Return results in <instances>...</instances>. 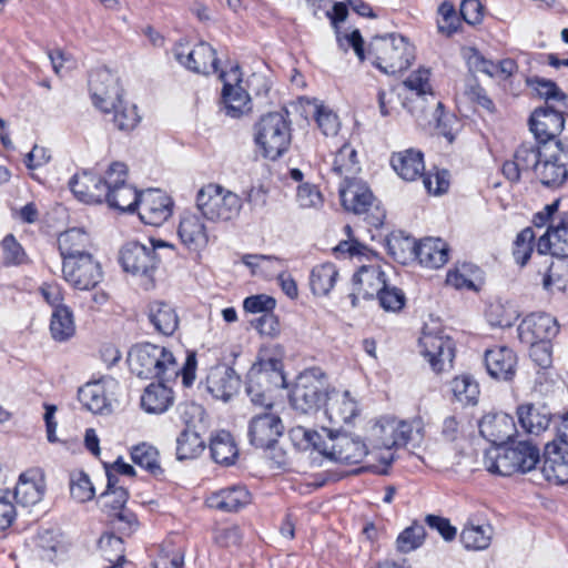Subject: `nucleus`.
<instances>
[{
	"instance_id": "1",
	"label": "nucleus",
	"mask_w": 568,
	"mask_h": 568,
	"mask_svg": "<svg viewBox=\"0 0 568 568\" xmlns=\"http://www.w3.org/2000/svg\"><path fill=\"white\" fill-rule=\"evenodd\" d=\"M286 387L283 363L274 356L261 355L247 373L246 394L257 409L250 426H277L282 423L274 407L273 393Z\"/></svg>"
},
{
	"instance_id": "2",
	"label": "nucleus",
	"mask_w": 568,
	"mask_h": 568,
	"mask_svg": "<svg viewBox=\"0 0 568 568\" xmlns=\"http://www.w3.org/2000/svg\"><path fill=\"white\" fill-rule=\"evenodd\" d=\"M525 435L518 428L505 438H489L490 447L485 453V465L489 473L499 476L527 474L541 462L539 446L530 438L532 428H525Z\"/></svg>"
},
{
	"instance_id": "3",
	"label": "nucleus",
	"mask_w": 568,
	"mask_h": 568,
	"mask_svg": "<svg viewBox=\"0 0 568 568\" xmlns=\"http://www.w3.org/2000/svg\"><path fill=\"white\" fill-rule=\"evenodd\" d=\"M128 364L132 374L144 379L174 381L181 375L185 387L192 386L195 381L196 356L194 353L187 354L180 369L171 351L155 344L142 343L131 347Z\"/></svg>"
},
{
	"instance_id": "4",
	"label": "nucleus",
	"mask_w": 568,
	"mask_h": 568,
	"mask_svg": "<svg viewBox=\"0 0 568 568\" xmlns=\"http://www.w3.org/2000/svg\"><path fill=\"white\" fill-rule=\"evenodd\" d=\"M322 434L311 428H291L290 436L298 450L314 449L331 460L343 464H358L368 453V445L344 428H322Z\"/></svg>"
},
{
	"instance_id": "5",
	"label": "nucleus",
	"mask_w": 568,
	"mask_h": 568,
	"mask_svg": "<svg viewBox=\"0 0 568 568\" xmlns=\"http://www.w3.org/2000/svg\"><path fill=\"white\" fill-rule=\"evenodd\" d=\"M89 87L93 104L103 113H112L114 125L121 131H131L141 118L134 104L122 100V88L115 73L101 68L90 74Z\"/></svg>"
},
{
	"instance_id": "6",
	"label": "nucleus",
	"mask_w": 568,
	"mask_h": 568,
	"mask_svg": "<svg viewBox=\"0 0 568 568\" xmlns=\"http://www.w3.org/2000/svg\"><path fill=\"white\" fill-rule=\"evenodd\" d=\"M331 384L326 374L318 367L302 372L290 392V404L300 414L316 413L327 402Z\"/></svg>"
},
{
	"instance_id": "7",
	"label": "nucleus",
	"mask_w": 568,
	"mask_h": 568,
	"mask_svg": "<svg viewBox=\"0 0 568 568\" xmlns=\"http://www.w3.org/2000/svg\"><path fill=\"white\" fill-rule=\"evenodd\" d=\"M368 58L382 72L396 74L406 70L415 55L413 45L403 36L390 33L373 38Z\"/></svg>"
},
{
	"instance_id": "8",
	"label": "nucleus",
	"mask_w": 568,
	"mask_h": 568,
	"mask_svg": "<svg viewBox=\"0 0 568 568\" xmlns=\"http://www.w3.org/2000/svg\"><path fill=\"white\" fill-rule=\"evenodd\" d=\"M288 112H271L255 125V142L265 158L278 159L291 143Z\"/></svg>"
},
{
	"instance_id": "9",
	"label": "nucleus",
	"mask_w": 568,
	"mask_h": 568,
	"mask_svg": "<svg viewBox=\"0 0 568 568\" xmlns=\"http://www.w3.org/2000/svg\"><path fill=\"white\" fill-rule=\"evenodd\" d=\"M196 205L210 221H230L240 214L243 203L237 194L210 183L197 192Z\"/></svg>"
},
{
	"instance_id": "10",
	"label": "nucleus",
	"mask_w": 568,
	"mask_h": 568,
	"mask_svg": "<svg viewBox=\"0 0 568 568\" xmlns=\"http://www.w3.org/2000/svg\"><path fill=\"white\" fill-rule=\"evenodd\" d=\"M158 246H164V243L155 244L153 241L150 245L139 242L126 243L120 252V263L123 270L134 276L144 278L146 286L152 284L153 275L160 262L156 253Z\"/></svg>"
},
{
	"instance_id": "11",
	"label": "nucleus",
	"mask_w": 568,
	"mask_h": 568,
	"mask_svg": "<svg viewBox=\"0 0 568 568\" xmlns=\"http://www.w3.org/2000/svg\"><path fill=\"white\" fill-rule=\"evenodd\" d=\"M128 169L124 163L113 162L108 169L109 187L104 201L121 212H134L140 203V193L126 183Z\"/></svg>"
},
{
	"instance_id": "12",
	"label": "nucleus",
	"mask_w": 568,
	"mask_h": 568,
	"mask_svg": "<svg viewBox=\"0 0 568 568\" xmlns=\"http://www.w3.org/2000/svg\"><path fill=\"white\" fill-rule=\"evenodd\" d=\"M412 430L413 428H407L397 432V428H395L390 438L372 442L366 455L368 460L365 469L376 475H387L395 460L393 449L405 447L410 439Z\"/></svg>"
},
{
	"instance_id": "13",
	"label": "nucleus",
	"mask_w": 568,
	"mask_h": 568,
	"mask_svg": "<svg viewBox=\"0 0 568 568\" xmlns=\"http://www.w3.org/2000/svg\"><path fill=\"white\" fill-rule=\"evenodd\" d=\"M541 473L545 479L555 485L568 483V436H557L544 446Z\"/></svg>"
},
{
	"instance_id": "14",
	"label": "nucleus",
	"mask_w": 568,
	"mask_h": 568,
	"mask_svg": "<svg viewBox=\"0 0 568 568\" xmlns=\"http://www.w3.org/2000/svg\"><path fill=\"white\" fill-rule=\"evenodd\" d=\"M118 389V381L112 377H102L82 386L79 389V400L93 414L108 415L112 412Z\"/></svg>"
},
{
	"instance_id": "15",
	"label": "nucleus",
	"mask_w": 568,
	"mask_h": 568,
	"mask_svg": "<svg viewBox=\"0 0 568 568\" xmlns=\"http://www.w3.org/2000/svg\"><path fill=\"white\" fill-rule=\"evenodd\" d=\"M62 274L72 287L81 291L94 288L102 278L101 265L92 254L62 262Z\"/></svg>"
},
{
	"instance_id": "16",
	"label": "nucleus",
	"mask_w": 568,
	"mask_h": 568,
	"mask_svg": "<svg viewBox=\"0 0 568 568\" xmlns=\"http://www.w3.org/2000/svg\"><path fill=\"white\" fill-rule=\"evenodd\" d=\"M562 104L545 105L536 109L529 119L530 131L539 144H550L565 128V113Z\"/></svg>"
},
{
	"instance_id": "17",
	"label": "nucleus",
	"mask_w": 568,
	"mask_h": 568,
	"mask_svg": "<svg viewBox=\"0 0 568 568\" xmlns=\"http://www.w3.org/2000/svg\"><path fill=\"white\" fill-rule=\"evenodd\" d=\"M173 54L182 65L195 73L211 74L219 70L216 52L206 42H200L193 49H189L187 43L179 42Z\"/></svg>"
},
{
	"instance_id": "18",
	"label": "nucleus",
	"mask_w": 568,
	"mask_h": 568,
	"mask_svg": "<svg viewBox=\"0 0 568 568\" xmlns=\"http://www.w3.org/2000/svg\"><path fill=\"white\" fill-rule=\"evenodd\" d=\"M420 354L427 359L434 372L440 373L452 366L454 359L453 341L440 332L424 329L418 339Z\"/></svg>"
},
{
	"instance_id": "19",
	"label": "nucleus",
	"mask_w": 568,
	"mask_h": 568,
	"mask_svg": "<svg viewBox=\"0 0 568 568\" xmlns=\"http://www.w3.org/2000/svg\"><path fill=\"white\" fill-rule=\"evenodd\" d=\"M549 151H546L541 163L536 168V176L547 187H559L568 179V153L561 149V143L555 141Z\"/></svg>"
},
{
	"instance_id": "20",
	"label": "nucleus",
	"mask_w": 568,
	"mask_h": 568,
	"mask_svg": "<svg viewBox=\"0 0 568 568\" xmlns=\"http://www.w3.org/2000/svg\"><path fill=\"white\" fill-rule=\"evenodd\" d=\"M173 201L161 190L150 189L140 193L138 214L148 225L160 226L172 214Z\"/></svg>"
},
{
	"instance_id": "21",
	"label": "nucleus",
	"mask_w": 568,
	"mask_h": 568,
	"mask_svg": "<svg viewBox=\"0 0 568 568\" xmlns=\"http://www.w3.org/2000/svg\"><path fill=\"white\" fill-rule=\"evenodd\" d=\"M558 331L557 320L546 313H532L526 316L518 326V335L523 343L550 341Z\"/></svg>"
},
{
	"instance_id": "22",
	"label": "nucleus",
	"mask_w": 568,
	"mask_h": 568,
	"mask_svg": "<svg viewBox=\"0 0 568 568\" xmlns=\"http://www.w3.org/2000/svg\"><path fill=\"white\" fill-rule=\"evenodd\" d=\"M69 186L79 201L88 204L102 203L109 187L108 172L104 178H100L91 172L83 171L72 176Z\"/></svg>"
},
{
	"instance_id": "23",
	"label": "nucleus",
	"mask_w": 568,
	"mask_h": 568,
	"mask_svg": "<svg viewBox=\"0 0 568 568\" xmlns=\"http://www.w3.org/2000/svg\"><path fill=\"white\" fill-rule=\"evenodd\" d=\"M241 378L237 373L226 364L213 366L206 376V389L216 399L230 400L237 394Z\"/></svg>"
},
{
	"instance_id": "24",
	"label": "nucleus",
	"mask_w": 568,
	"mask_h": 568,
	"mask_svg": "<svg viewBox=\"0 0 568 568\" xmlns=\"http://www.w3.org/2000/svg\"><path fill=\"white\" fill-rule=\"evenodd\" d=\"M488 374L498 381H511L516 375L517 355L507 346H497L485 352Z\"/></svg>"
},
{
	"instance_id": "25",
	"label": "nucleus",
	"mask_w": 568,
	"mask_h": 568,
	"mask_svg": "<svg viewBox=\"0 0 568 568\" xmlns=\"http://www.w3.org/2000/svg\"><path fill=\"white\" fill-rule=\"evenodd\" d=\"M338 193L343 207L355 214L365 213L373 203V193L359 179L339 183Z\"/></svg>"
},
{
	"instance_id": "26",
	"label": "nucleus",
	"mask_w": 568,
	"mask_h": 568,
	"mask_svg": "<svg viewBox=\"0 0 568 568\" xmlns=\"http://www.w3.org/2000/svg\"><path fill=\"white\" fill-rule=\"evenodd\" d=\"M539 254L550 253L559 258H568V219L552 222L537 242Z\"/></svg>"
},
{
	"instance_id": "27",
	"label": "nucleus",
	"mask_w": 568,
	"mask_h": 568,
	"mask_svg": "<svg viewBox=\"0 0 568 568\" xmlns=\"http://www.w3.org/2000/svg\"><path fill=\"white\" fill-rule=\"evenodd\" d=\"M357 402L348 390L338 392L332 387L326 402L325 414L332 424H348L358 415Z\"/></svg>"
},
{
	"instance_id": "28",
	"label": "nucleus",
	"mask_w": 568,
	"mask_h": 568,
	"mask_svg": "<svg viewBox=\"0 0 568 568\" xmlns=\"http://www.w3.org/2000/svg\"><path fill=\"white\" fill-rule=\"evenodd\" d=\"M45 491L44 475L40 469H29L21 474L14 488V498L22 506L38 504Z\"/></svg>"
},
{
	"instance_id": "29",
	"label": "nucleus",
	"mask_w": 568,
	"mask_h": 568,
	"mask_svg": "<svg viewBox=\"0 0 568 568\" xmlns=\"http://www.w3.org/2000/svg\"><path fill=\"white\" fill-rule=\"evenodd\" d=\"M178 234L191 251H200L207 245L209 234L201 216L185 213L180 221Z\"/></svg>"
},
{
	"instance_id": "30",
	"label": "nucleus",
	"mask_w": 568,
	"mask_h": 568,
	"mask_svg": "<svg viewBox=\"0 0 568 568\" xmlns=\"http://www.w3.org/2000/svg\"><path fill=\"white\" fill-rule=\"evenodd\" d=\"M92 246L89 233L81 227H72L58 237V247L62 262L68 258H78L84 254H91Z\"/></svg>"
},
{
	"instance_id": "31",
	"label": "nucleus",
	"mask_w": 568,
	"mask_h": 568,
	"mask_svg": "<svg viewBox=\"0 0 568 568\" xmlns=\"http://www.w3.org/2000/svg\"><path fill=\"white\" fill-rule=\"evenodd\" d=\"M353 284L364 300L377 296L387 286L385 273L377 264L361 266L353 276Z\"/></svg>"
},
{
	"instance_id": "32",
	"label": "nucleus",
	"mask_w": 568,
	"mask_h": 568,
	"mask_svg": "<svg viewBox=\"0 0 568 568\" xmlns=\"http://www.w3.org/2000/svg\"><path fill=\"white\" fill-rule=\"evenodd\" d=\"M250 500V491L244 486L235 485L211 494L206 501L211 508L233 513L245 507Z\"/></svg>"
},
{
	"instance_id": "33",
	"label": "nucleus",
	"mask_w": 568,
	"mask_h": 568,
	"mask_svg": "<svg viewBox=\"0 0 568 568\" xmlns=\"http://www.w3.org/2000/svg\"><path fill=\"white\" fill-rule=\"evenodd\" d=\"M392 168L405 181H415L425 173L424 155L420 151L408 149L394 153L390 158Z\"/></svg>"
},
{
	"instance_id": "34",
	"label": "nucleus",
	"mask_w": 568,
	"mask_h": 568,
	"mask_svg": "<svg viewBox=\"0 0 568 568\" xmlns=\"http://www.w3.org/2000/svg\"><path fill=\"white\" fill-rule=\"evenodd\" d=\"M148 318L154 329L164 336H172L179 327L175 308L165 302H151L148 306Z\"/></svg>"
},
{
	"instance_id": "35",
	"label": "nucleus",
	"mask_w": 568,
	"mask_h": 568,
	"mask_svg": "<svg viewBox=\"0 0 568 568\" xmlns=\"http://www.w3.org/2000/svg\"><path fill=\"white\" fill-rule=\"evenodd\" d=\"M416 248L415 260L426 267L438 268L448 261V246L442 239H424Z\"/></svg>"
},
{
	"instance_id": "36",
	"label": "nucleus",
	"mask_w": 568,
	"mask_h": 568,
	"mask_svg": "<svg viewBox=\"0 0 568 568\" xmlns=\"http://www.w3.org/2000/svg\"><path fill=\"white\" fill-rule=\"evenodd\" d=\"M209 447L211 457L216 464L231 466L239 457L237 444L233 435L224 428L211 437Z\"/></svg>"
},
{
	"instance_id": "37",
	"label": "nucleus",
	"mask_w": 568,
	"mask_h": 568,
	"mask_svg": "<svg viewBox=\"0 0 568 568\" xmlns=\"http://www.w3.org/2000/svg\"><path fill=\"white\" fill-rule=\"evenodd\" d=\"M170 381H159V383L150 384L142 397L141 405L149 413L160 414L165 412L173 402V392L165 384Z\"/></svg>"
},
{
	"instance_id": "38",
	"label": "nucleus",
	"mask_w": 568,
	"mask_h": 568,
	"mask_svg": "<svg viewBox=\"0 0 568 568\" xmlns=\"http://www.w3.org/2000/svg\"><path fill=\"white\" fill-rule=\"evenodd\" d=\"M359 171L356 150L348 143L343 144L334 155L332 172L343 179L339 183H346L357 179L356 174Z\"/></svg>"
},
{
	"instance_id": "39",
	"label": "nucleus",
	"mask_w": 568,
	"mask_h": 568,
	"mask_svg": "<svg viewBox=\"0 0 568 568\" xmlns=\"http://www.w3.org/2000/svg\"><path fill=\"white\" fill-rule=\"evenodd\" d=\"M131 460L142 469L146 470L156 479L164 477V469L160 465L159 450L145 442L139 443L130 449Z\"/></svg>"
},
{
	"instance_id": "40",
	"label": "nucleus",
	"mask_w": 568,
	"mask_h": 568,
	"mask_svg": "<svg viewBox=\"0 0 568 568\" xmlns=\"http://www.w3.org/2000/svg\"><path fill=\"white\" fill-rule=\"evenodd\" d=\"M516 416L519 426H549L556 418L544 403H523L517 406Z\"/></svg>"
},
{
	"instance_id": "41",
	"label": "nucleus",
	"mask_w": 568,
	"mask_h": 568,
	"mask_svg": "<svg viewBox=\"0 0 568 568\" xmlns=\"http://www.w3.org/2000/svg\"><path fill=\"white\" fill-rule=\"evenodd\" d=\"M205 447V439L195 428H183L176 437V459L181 462L195 459Z\"/></svg>"
},
{
	"instance_id": "42",
	"label": "nucleus",
	"mask_w": 568,
	"mask_h": 568,
	"mask_svg": "<svg viewBox=\"0 0 568 568\" xmlns=\"http://www.w3.org/2000/svg\"><path fill=\"white\" fill-rule=\"evenodd\" d=\"M338 272L333 263H323L313 267L310 286L314 295L326 296L334 287Z\"/></svg>"
},
{
	"instance_id": "43",
	"label": "nucleus",
	"mask_w": 568,
	"mask_h": 568,
	"mask_svg": "<svg viewBox=\"0 0 568 568\" xmlns=\"http://www.w3.org/2000/svg\"><path fill=\"white\" fill-rule=\"evenodd\" d=\"M50 333L57 342H65L74 335L73 313L68 306H58L53 310L50 321Z\"/></svg>"
},
{
	"instance_id": "44",
	"label": "nucleus",
	"mask_w": 568,
	"mask_h": 568,
	"mask_svg": "<svg viewBox=\"0 0 568 568\" xmlns=\"http://www.w3.org/2000/svg\"><path fill=\"white\" fill-rule=\"evenodd\" d=\"M550 149L549 144L525 142L517 148L514 159L524 172L532 170L536 173V168L541 163L546 151Z\"/></svg>"
},
{
	"instance_id": "45",
	"label": "nucleus",
	"mask_w": 568,
	"mask_h": 568,
	"mask_svg": "<svg viewBox=\"0 0 568 568\" xmlns=\"http://www.w3.org/2000/svg\"><path fill=\"white\" fill-rule=\"evenodd\" d=\"M222 102L226 115L231 118H240L251 110L250 95L242 87L230 89L227 84L226 89H222Z\"/></svg>"
},
{
	"instance_id": "46",
	"label": "nucleus",
	"mask_w": 568,
	"mask_h": 568,
	"mask_svg": "<svg viewBox=\"0 0 568 568\" xmlns=\"http://www.w3.org/2000/svg\"><path fill=\"white\" fill-rule=\"evenodd\" d=\"M426 529L423 524L414 520L396 539V548L402 554H408L419 548L425 540Z\"/></svg>"
},
{
	"instance_id": "47",
	"label": "nucleus",
	"mask_w": 568,
	"mask_h": 568,
	"mask_svg": "<svg viewBox=\"0 0 568 568\" xmlns=\"http://www.w3.org/2000/svg\"><path fill=\"white\" fill-rule=\"evenodd\" d=\"M387 246L389 253L397 262L407 264L412 261H415L417 242L414 237L403 234L393 235L387 241Z\"/></svg>"
},
{
	"instance_id": "48",
	"label": "nucleus",
	"mask_w": 568,
	"mask_h": 568,
	"mask_svg": "<svg viewBox=\"0 0 568 568\" xmlns=\"http://www.w3.org/2000/svg\"><path fill=\"white\" fill-rule=\"evenodd\" d=\"M437 31L445 36L452 37L460 29V18L457 14L455 7L449 1H443L437 9Z\"/></svg>"
},
{
	"instance_id": "49",
	"label": "nucleus",
	"mask_w": 568,
	"mask_h": 568,
	"mask_svg": "<svg viewBox=\"0 0 568 568\" xmlns=\"http://www.w3.org/2000/svg\"><path fill=\"white\" fill-rule=\"evenodd\" d=\"M527 84L536 90V92L546 100V105L549 101L562 104L564 109H568V97L564 93L558 85L550 80L539 77L527 79Z\"/></svg>"
},
{
	"instance_id": "50",
	"label": "nucleus",
	"mask_w": 568,
	"mask_h": 568,
	"mask_svg": "<svg viewBox=\"0 0 568 568\" xmlns=\"http://www.w3.org/2000/svg\"><path fill=\"white\" fill-rule=\"evenodd\" d=\"M454 397L460 404H476L479 395L477 382L469 375L455 377L450 383Z\"/></svg>"
},
{
	"instance_id": "51",
	"label": "nucleus",
	"mask_w": 568,
	"mask_h": 568,
	"mask_svg": "<svg viewBox=\"0 0 568 568\" xmlns=\"http://www.w3.org/2000/svg\"><path fill=\"white\" fill-rule=\"evenodd\" d=\"M106 489L101 494V498H112L111 501L105 503V507H109L114 513H118L125 508V504L129 499V493L123 487H118V477L112 474L106 467Z\"/></svg>"
},
{
	"instance_id": "52",
	"label": "nucleus",
	"mask_w": 568,
	"mask_h": 568,
	"mask_svg": "<svg viewBox=\"0 0 568 568\" xmlns=\"http://www.w3.org/2000/svg\"><path fill=\"white\" fill-rule=\"evenodd\" d=\"M489 530V527L465 526L460 534V541L466 549H486L490 545Z\"/></svg>"
},
{
	"instance_id": "53",
	"label": "nucleus",
	"mask_w": 568,
	"mask_h": 568,
	"mask_svg": "<svg viewBox=\"0 0 568 568\" xmlns=\"http://www.w3.org/2000/svg\"><path fill=\"white\" fill-rule=\"evenodd\" d=\"M70 494L79 503L93 499L95 490L87 473L79 470L70 475Z\"/></svg>"
},
{
	"instance_id": "54",
	"label": "nucleus",
	"mask_w": 568,
	"mask_h": 568,
	"mask_svg": "<svg viewBox=\"0 0 568 568\" xmlns=\"http://www.w3.org/2000/svg\"><path fill=\"white\" fill-rule=\"evenodd\" d=\"M478 272L471 264H463L455 270H450L446 276V283L457 290L475 291L476 285L474 275Z\"/></svg>"
},
{
	"instance_id": "55",
	"label": "nucleus",
	"mask_w": 568,
	"mask_h": 568,
	"mask_svg": "<svg viewBox=\"0 0 568 568\" xmlns=\"http://www.w3.org/2000/svg\"><path fill=\"white\" fill-rule=\"evenodd\" d=\"M3 251L2 264L4 266H18L27 261V254L23 247L18 243L12 234H8L1 242Z\"/></svg>"
},
{
	"instance_id": "56",
	"label": "nucleus",
	"mask_w": 568,
	"mask_h": 568,
	"mask_svg": "<svg viewBox=\"0 0 568 568\" xmlns=\"http://www.w3.org/2000/svg\"><path fill=\"white\" fill-rule=\"evenodd\" d=\"M535 233L531 227L524 229L516 237L513 255L521 266L527 263L532 252V242Z\"/></svg>"
},
{
	"instance_id": "57",
	"label": "nucleus",
	"mask_w": 568,
	"mask_h": 568,
	"mask_svg": "<svg viewBox=\"0 0 568 568\" xmlns=\"http://www.w3.org/2000/svg\"><path fill=\"white\" fill-rule=\"evenodd\" d=\"M429 75L430 72L428 69L420 68L408 75L404 81V87L409 91L415 92L418 98H423L427 94L433 97Z\"/></svg>"
},
{
	"instance_id": "58",
	"label": "nucleus",
	"mask_w": 568,
	"mask_h": 568,
	"mask_svg": "<svg viewBox=\"0 0 568 568\" xmlns=\"http://www.w3.org/2000/svg\"><path fill=\"white\" fill-rule=\"evenodd\" d=\"M250 442L256 448L266 450L283 435L280 428H248Z\"/></svg>"
},
{
	"instance_id": "59",
	"label": "nucleus",
	"mask_w": 568,
	"mask_h": 568,
	"mask_svg": "<svg viewBox=\"0 0 568 568\" xmlns=\"http://www.w3.org/2000/svg\"><path fill=\"white\" fill-rule=\"evenodd\" d=\"M379 305L388 312L400 311L406 302L405 294L395 286H386L378 295Z\"/></svg>"
},
{
	"instance_id": "60",
	"label": "nucleus",
	"mask_w": 568,
	"mask_h": 568,
	"mask_svg": "<svg viewBox=\"0 0 568 568\" xmlns=\"http://www.w3.org/2000/svg\"><path fill=\"white\" fill-rule=\"evenodd\" d=\"M315 120L324 135H336L339 130L338 116L324 105L316 106Z\"/></svg>"
},
{
	"instance_id": "61",
	"label": "nucleus",
	"mask_w": 568,
	"mask_h": 568,
	"mask_svg": "<svg viewBox=\"0 0 568 568\" xmlns=\"http://www.w3.org/2000/svg\"><path fill=\"white\" fill-rule=\"evenodd\" d=\"M243 535L237 526H229L216 529L213 536L214 542L219 547L226 549L240 547Z\"/></svg>"
},
{
	"instance_id": "62",
	"label": "nucleus",
	"mask_w": 568,
	"mask_h": 568,
	"mask_svg": "<svg viewBox=\"0 0 568 568\" xmlns=\"http://www.w3.org/2000/svg\"><path fill=\"white\" fill-rule=\"evenodd\" d=\"M487 317L493 326L510 327L518 316L515 311H507L500 303H496L489 306Z\"/></svg>"
},
{
	"instance_id": "63",
	"label": "nucleus",
	"mask_w": 568,
	"mask_h": 568,
	"mask_svg": "<svg viewBox=\"0 0 568 568\" xmlns=\"http://www.w3.org/2000/svg\"><path fill=\"white\" fill-rule=\"evenodd\" d=\"M184 552L181 549L162 548L153 561V568H183Z\"/></svg>"
},
{
	"instance_id": "64",
	"label": "nucleus",
	"mask_w": 568,
	"mask_h": 568,
	"mask_svg": "<svg viewBox=\"0 0 568 568\" xmlns=\"http://www.w3.org/2000/svg\"><path fill=\"white\" fill-rule=\"evenodd\" d=\"M296 201L301 207L310 209L320 206L323 199L315 185L305 183L297 187Z\"/></svg>"
}]
</instances>
